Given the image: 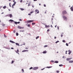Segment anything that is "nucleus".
Returning a JSON list of instances; mask_svg holds the SVG:
<instances>
[{"mask_svg": "<svg viewBox=\"0 0 73 73\" xmlns=\"http://www.w3.org/2000/svg\"><path fill=\"white\" fill-rule=\"evenodd\" d=\"M67 13L66 11L65 10L63 11H62V14L64 15L66 14H67Z\"/></svg>", "mask_w": 73, "mask_h": 73, "instance_id": "1", "label": "nucleus"}, {"mask_svg": "<svg viewBox=\"0 0 73 73\" xmlns=\"http://www.w3.org/2000/svg\"><path fill=\"white\" fill-rule=\"evenodd\" d=\"M34 21L33 20H29L27 21V24H29L30 23H32Z\"/></svg>", "mask_w": 73, "mask_h": 73, "instance_id": "2", "label": "nucleus"}, {"mask_svg": "<svg viewBox=\"0 0 73 73\" xmlns=\"http://www.w3.org/2000/svg\"><path fill=\"white\" fill-rule=\"evenodd\" d=\"M62 17L64 20H67V19H68V18H67V17H66V16L64 15H63L62 16Z\"/></svg>", "mask_w": 73, "mask_h": 73, "instance_id": "3", "label": "nucleus"}, {"mask_svg": "<svg viewBox=\"0 0 73 73\" xmlns=\"http://www.w3.org/2000/svg\"><path fill=\"white\" fill-rule=\"evenodd\" d=\"M17 28L18 29H23L24 28V27H21L20 26H18Z\"/></svg>", "mask_w": 73, "mask_h": 73, "instance_id": "4", "label": "nucleus"}, {"mask_svg": "<svg viewBox=\"0 0 73 73\" xmlns=\"http://www.w3.org/2000/svg\"><path fill=\"white\" fill-rule=\"evenodd\" d=\"M72 58H66V60L67 61H70V60H72Z\"/></svg>", "mask_w": 73, "mask_h": 73, "instance_id": "5", "label": "nucleus"}, {"mask_svg": "<svg viewBox=\"0 0 73 73\" xmlns=\"http://www.w3.org/2000/svg\"><path fill=\"white\" fill-rule=\"evenodd\" d=\"M38 68L37 67H35L34 68H33V70H37V69H38Z\"/></svg>", "mask_w": 73, "mask_h": 73, "instance_id": "6", "label": "nucleus"}, {"mask_svg": "<svg viewBox=\"0 0 73 73\" xmlns=\"http://www.w3.org/2000/svg\"><path fill=\"white\" fill-rule=\"evenodd\" d=\"M15 52L17 53V54H19V49H18L17 50V51H15Z\"/></svg>", "mask_w": 73, "mask_h": 73, "instance_id": "7", "label": "nucleus"}, {"mask_svg": "<svg viewBox=\"0 0 73 73\" xmlns=\"http://www.w3.org/2000/svg\"><path fill=\"white\" fill-rule=\"evenodd\" d=\"M20 22H15V24H16V25H17V24H20Z\"/></svg>", "mask_w": 73, "mask_h": 73, "instance_id": "8", "label": "nucleus"}, {"mask_svg": "<svg viewBox=\"0 0 73 73\" xmlns=\"http://www.w3.org/2000/svg\"><path fill=\"white\" fill-rule=\"evenodd\" d=\"M28 50H24L22 51V52H28Z\"/></svg>", "mask_w": 73, "mask_h": 73, "instance_id": "9", "label": "nucleus"}, {"mask_svg": "<svg viewBox=\"0 0 73 73\" xmlns=\"http://www.w3.org/2000/svg\"><path fill=\"white\" fill-rule=\"evenodd\" d=\"M35 12H37V13H39V11H38V10L37 9H36L35 10Z\"/></svg>", "mask_w": 73, "mask_h": 73, "instance_id": "10", "label": "nucleus"}, {"mask_svg": "<svg viewBox=\"0 0 73 73\" xmlns=\"http://www.w3.org/2000/svg\"><path fill=\"white\" fill-rule=\"evenodd\" d=\"M50 27L49 25H45V28H49Z\"/></svg>", "mask_w": 73, "mask_h": 73, "instance_id": "11", "label": "nucleus"}, {"mask_svg": "<svg viewBox=\"0 0 73 73\" xmlns=\"http://www.w3.org/2000/svg\"><path fill=\"white\" fill-rule=\"evenodd\" d=\"M70 9H71V11H73V7L72 6L71 7H70Z\"/></svg>", "mask_w": 73, "mask_h": 73, "instance_id": "12", "label": "nucleus"}, {"mask_svg": "<svg viewBox=\"0 0 73 73\" xmlns=\"http://www.w3.org/2000/svg\"><path fill=\"white\" fill-rule=\"evenodd\" d=\"M9 42H11V43H13V44H15V42H13V41L12 40H10Z\"/></svg>", "mask_w": 73, "mask_h": 73, "instance_id": "13", "label": "nucleus"}, {"mask_svg": "<svg viewBox=\"0 0 73 73\" xmlns=\"http://www.w3.org/2000/svg\"><path fill=\"white\" fill-rule=\"evenodd\" d=\"M69 63H73V60L69 61Z\"/></svg>", "mask_w": 73, "mask_h": 73, "instance_id": "14", "label": "nucleus"}, {"mask_svg": "<svg viewBox=\"0 0 73 73\" xmlns=\"http://www.w3.org/2000/svg\"><path fill=\"white\" fill-rule=\"evenodd\" d=\"M9 15L10 18H11V17H12V14H10Z\"/></svg>", "mask_w": 73, "mask_h": 73, "instance_id": "15", "label": "nucleus"}, {"mask_svg": "<svg viewBox=\"0 0 73 73\" xmlns=\"http://www.w3.org/2000/svg\"><path fill=\"white\" fill-rule=\"evenodd\" d=\"M46 52H47L46 50H45L44 51H43V53L45 54V53H46Z\"/></svg>", "mask_w": 73, "mask_h": 73, "instance_id": "16", "label": "nucleus"}, {"mask_svg": "<svg viewBox=\"0 0 73 73\" xmlns=\"http://www.w3.org/2000/svg\"><path fill=\"white\" fill-rule=\"evenodd\" d=\"M9 21H11V22H13V21H14L12 19H10L9 20Z\"/></svg>", "mask_w": 73, "mask_h": 73, "instance_id": "17", "label": "nucleus"}, {"mask_svg": "<svg viewBox=\"0 0 73 73\" xmlns=\"http://www.w3.org/2000/svg\"><path fill=\"white\" fill-rule=\"evenodd\" d=\"M26 25H27L28 27H30V26H31V25L29 24H27Z\"/></svg>", "mask_w": 73, "mask_h": 73, "instance_id": "18", "label": "nucleus"}, {"mask_svg": "<svg viewBox=\"0 0 73 73\" xmlns=\"http://www.w3.org/2000/svg\"><path fill=\"white\" fill-rule=\"evenodd\" d=\"M20 9L21 10V11H24V9L23 8H20Z\"/></svg>", "mask_w": 73, "mask_h": 73, "instance_id": "19", "label": "nucleus"}, {"mask_svg": "<svg viewBox=\"0 0 73 73\" xmlns=\"http://www.w3.org/2000/svg\"><path fill=\"white\" fill-rule=\"evenodd\" d=\"M52 66H47V68H52Z\"/></svg>", "mask_w": 73, "mask_h": 73, "instance_id": "20", "label": "nucleus"}, {"mask_svg": "<svg viewBox=\"0 0 73 73\" xmlns=\"http://www.w3.org/2000/svg\"><path fill=\"white\" fill-rule=\"evenodd\" d=\"M7 8V6H5L3 7V9H5V8Z\"/></svg>", "mask_w": 73, "mask_h": 73, "instance_id": "21", "label": "nucleus"}, {"mask_svg": "<svg viewBox=\"0 0 73 73\" xmlns=\"http://www.w3.org/2000/svg\"><path fill=\"white\" fill-rule=\"evenodd\" d=\"M16 44L17 45H18V46H20L19 44L17 43H16Z\"/></svg>", "mask_w": 73, "mask_h": 73, "instance_id": "22", "label": "nucleus"}, {"mask_svg": "<svg viewBox=\"0 0 73 73\" xmlns=\"http://www.w3.org/2000/svg\"><path fill=\"white\" fill-rule=\"evenodd\" d=\"M71 53H72V51H70L68 53V54H70Z\"/></svg>", "mask_w": 73, "mask_h": 73, "instance_id": "23", "label": "nucleus"}, {"mask_svg": "<svg viewBox=\"0 0 73 73\" xmlns=\"http://www.w3.org/2000/svg\"><path fill=\"white\" fill-rule=\"evenodd\" d=\"M34 13V11H33L31 12H30V14H32V13Z\"/></svg>", "mask_w": 73, "mask_h": 73, "instance_id": "24", "label": "nucleus"}, {"mask_svg": "<svg viewBox=\"0 0 73 73\" xmlns=\"http://www.w3.org/2000/svg\"><path fill=\"white\" fill-rule=\"evenodd\" d=\"M30 5H31V3H29L28 5V7H29V6H30Z\"/></svg>", "mask_w": 73, "mask_h": 73, "instance_id": "25", "label": "nucleus"}, {"mask_svg": "<svg viewBox=\"0 0 73 73\" xmlns=\"http://www.w3.org/2000/svg\"><path fill=\"white\" fill-rule=\"evenodd\" d=\"M38 38H39V36H38L36 38V40H37V39Z\"/></svg>", "mask_w": 73, "mask_h": 73, "instance_id": "26", "label": "nucleus"}, {"mask_svg": "<svg viewBox=\"0 0 73 73\" xmlns=\"http://www.w3.org/2000/svg\"><path fill=\"white\" fill-rule=\"evenodd\" d=\"M32 25H34L35 24V23H32Z\"/></svg>", "mask_w": 73, "mask_h": 73, "instance_id": "27", "label": "nucleus"}, {"mask_svg": "<svg viewBox=\"0 0 73 73\" xmlns=\"http://www.w3.org/2000/svg\"><path fill=\"white\" fill-rule=\"evenodd\" d=\"M55 63H58V61H56L55 62Z\"/></svg>", "mask_w": 73, "mask_h": 73, "instance_id": "28", "label": "nucleus"}, {"mask_svg": "<svg viewBox=\"0 0 73 73\" xmlns=\"http://www.w3.org/2000/svg\"><path fill=\"white\" fill-rule=\"evenodd\" d=\"M48 46V45H46L44 46V48H46V47H47Z\"/></svg>", "mask_w": 73, "mask_h": 73, "instance_id": "29", "label": "nucleus"}, {"mask_svg": "<svg viewBox=\"0 0 73 73\" xmlns=\"http://www.w3.org/2000/svg\"><path fill=\"white\" fill-rule=\"evenodd\" d=\"M16 36H19V33H16Z\"/></svg>", "mask_w": 73, "mask_h": 73, "instance_id": "30", "label": "nucleus"}, {"mask_svg": "<svg viewBox=\"0 0 73 73\" xmlns=\"http://www.w3.org/2000/svg\"><path fill=\"white\" fill-rule=\"evenodd\" d=\"M4 36L5 37V38H7V36H6L4 34Z\"/></svg>", "mask_w": 73, "mask_h": 73, "instance_id": "31", "label": "nucleus"}, {"mask_svg": "<svg viewBox=\"0 0 73 73\" xmlns=\"http://www.w3.org/2000/svg\"><path fill=\"white\" fill-rule=\"evenodd\" d=\"M11 3H9V7H11Z\"/></svg>", "mask_w": 73, "mask_h": 73, "instance_id": "32", "label": "nucleus"}, {"mask_svg": "<svg viewBox=\"0 0 73 73\" xmlns=\"http://www.w3.org/2000/svg\"><path fill=\"white\" fill-rule=\"evenodd\" d=\"M59 66H62L63 65L62 64H60L59 65Z\"/></svg>", "mask_w": 73, "mask_h": 73, "instance_id": "33", "label": "nucleus"}, {"mask_svg": "<svg viewBox=\"0 0 73 73\" xmlns=\"http://www.w3.org/2000/svg\"><path fill=\"white\" fill-rule=\"evenodd\" d=\"M33 69V67H31V68H29V69H30V70H31V69Z\"/></svg>", "mask_w": 73, "mask_h": 73, "instance_id": "34", "label": "nucleus"}, {"mask_svg": "<svg viewBox=\"0 0 73 73\" xmlns=\"http://www.w3.org/2000/svg\"><path fill=\"white\" fill-rule=\"evenodd\" d=\"M20 32H24V30H23V31L20 30Z\"/></svg>", "mask_w": 73, "mask_h": 73, "instance_id": "35", "label": "nucleus"}, {"mask_svg": "<svg viewBox=\"0 0 73 73\" xmlns=\"http://www.w3.org/2000/svg\"><path fill=\"white\" fill-rule=\"evenodd\" d=\"M62 42H65V40H62Z\"/></svg>", "mask_w": 73, "mask_h": 73, "instance_id": "36", "label": "nucleus"}, {"mask_svg": "<svg viewBox=\"0 0 73 73\" xmlns=\"http://www.w3.org/2000/svg\"><path fill=\"white\" fill-rule=\"evenodd\" d=\"M66 46H69V44H68L67 43H66Z\"/></svg>", "mask_w": 73, "mask_h": 73, "instance_id": "37", "label": "nucleus"}, {"mask_svg": "<svg viewBox=\"0 0 73 73\" xmlns=\"http://www.w3.org/2000/svg\"><path fill=\"white\" fill-rule=\"evenodd\" d=\"M14 62V61L12 60V61L11 64H13Z\"/></svg>", "mask_w": 73, "mask_h": 73, "instance_id": "38", "label": "nucleus"}, {"mask_svg": "<svg viewBox=\"0 0 73 73\" xmlns=\"http://www.w3.org/2000/svg\"><path fill=\"white\" fill-rule=\"evenodd\" d=\"M22 71L23 72H24V70L23 69H22Z\"/></svg>", "mask_w": 73, "mask_h": 73, "instance_id": "39", "label": "nucleus"}, {"mask_svg": "<svg viewBox=\"0 0 73 73\" xmlns=\"http://www.w3.org/2000/svg\"><path fill=\"white\" fill-rule=\"evenodd\" d=\"M59 42V41H56L55 42V43H57L58 42Z\"/></svg>", "mask_w": 73, "mask_h": 73, "instance_id": "40", "label": "nucleus"}, {"mask_svg": "<svg viewBox=\"0 0 73 73\" xmlns=\"http://www.w3.org/2000/svg\"><path fill=\"white\" fill-rule=\"evenodd\" d=\"M20 3H22L23 2V0H21L20 1Z\"/></svg>", "mask_w": 73, "mask_h": 73, "instance_id": "41", "label": "nucleus"}, {"mask_svg": "<svg viewBox=\"0 0 73 73\" xmlns=\"http://www.w3.org/2000/svg\"><path fill=\"white\" fill-rule=\"evenodd\" d=\"M44 69H45V68H43V69H41V70H44Z\"/></svg>", "mask_w": 73, "mask_h": 73, "instance_id": "42", "label": "nucleus"}, {"mask_svg": "<svg viewBox=\"0 0 73 73\" xmlns=\"http://www.w3.org/2000/svg\"><path fill=\"white\" fill-rule=\"evenodd\" d=\"M63 36V35H61V37H62V36Z\"/></svg>", "mask_w": 73, "mask_h": 73, "instance_id": "43", "label": "nucleus"}, {"mask_svg": "<svg viewBox=\"0 0 73 73\" xmlns=\"http://www.w3.org/2000/svg\"><path fill=\"white\" fill-rule=\"evenodd\" d=\"M14 4H16V2H14Z\"/></svg>", "mask_w": 73, "mask_h": 73, "instance_id": "44", "label": "nucleus"}, {"mask_svg": "<svg viewBox=\"0 0 73 73\" xmlns=\"http://www.w3.org/2000/svg\"><path fill=\"white\" fill-rule=\"evenodd\" d=\"M44 7H46V5L45 4H44Z\"/></svg>", "mask_w": 73, "mask_h": 73, "instance_id": "45", "label": "nucleus"}, {"mask_svg": "<svg viewBox=\"0 0 73 73\" xmlns=\"http://www.w3.org/2000/svg\"><path fill=\"white\" fill-rule=\"evenodd\" d=\"M56 72H57V73H59L60 72L59 71H57Z\"/></svg>", "mask_w": 73, "mask_h": 73, "instance_id": "46", "label": "nucleus"}, {"mask_svg": "<svg viewBox=\"0 0 73 73\" xmlns=\"http://www.w3.org/2000/svg\"><path fill=\"white\" fill-rule=\"evenodd\" d=\"M50 30H49V29H48L47 30V32H49Z\"/></svg>", "mask_w": 73, "mask_h": 73, "instance_id": "47", "label": "nucleus"}, {"mask_svg": "<svg viewBox=\"0 0 73 73\" xmlns=\"http://www.w3.org/2000/svg\"><path fill=\"white\" fill-rule=\"evenodd\" d=\"M67 52H68V51H66V54H67Z\"/></svg>", "mask_w": 73, "mask_h": 73, "instance_id": "48", "label": "nucleus"}, {"mask_svg": "<svg viewBox=\"0 0 73 73\" xmlns=\"http://www.w3.org/2000/svg\"><path fill=\"white\" fill-rule=\"evenodd\" d=\"M28 15L29 16H31V14H29Z\"/></svg>", "mask_w": 73, "mask_h": 73, "instance_id": "49", "label": "nucleus"}, {"mask_svg": "<svg viewBox=\"0 0 73 73\" xmlns=\"http://www.w3.org/2000/svg\"><path fill=\"white\" fill-rule=\"evenodd\" d=\"M5 24H4V25H3V27H4L5 26Z\"/></svg>", "mask_w": 73, "mask_h": 73, "instance_id": "50", "label": "nucleus"}, {"mask_svg": "<svg viewBox=\"0 0 73 73\" xmlns=\"http://www.w3.org/2000/svg\"><path fill=\"white\" fill-rule=\"evenodd\" d=\"M25 49H28V48L26 47L25 48Z\"/></svg>", "mask_w": 73, "mask_h": 73, "instance_id": "51", "label": "nucleus"}, {"mask_svg": "<svg viewBox=\"0 0 73 73\" xmlns=\"http://www.w3.org/2000/svg\"><path fill=\"white\" fill-rule=\"evenodd\" d=\"M19 20L20 21H23V20H22V19H19Z\"/></svg>", "mask_w": 73, "mask_h": 73, "instance_id": "52", "label": "nucleus"}, {"mask_svg": "<svg viewBox=\"0 0 73 73\" xmlns=\"http://www.w3.org/2000/svg\"><path fill=\"white\" fill-rule=\"evenodd\" d=\"M13 6H13V5H12V8H14V7H13Z\"/></svg>", "mask_w": 73, "mask_h": 73, "instance_id": "53", "label": "nucleus"}, {"mask_svg": "<svg viewBox=\"0 0 73 73\" xmlns=\"http://www.w3.org/2000/svg\"><path fill=\"white\" fill-rule=\"evenodd\" d=\"M32 7H33V8H34V7H35V6L33 5H32Z\"/></svg>", "mask_w": 73, "mask_h": 73, "instance_id": "54", "label": "nucleus"}, {"mask_svg": "<svg viewBox=\"0 0 73 73\" xmlns=\"http://www.w3.org/2000/svg\"><path fill=\"white\" fill-rule=\"evenodd\" d=\"M23 45H25V43H24Z\"/></svg>", "mask_w": 73, "mask_h": 73, "instance_id": "55", "label": "nucleus"}, {"mask_svg": "<svg viewBox=\"0 0 73 73\" xmlns=\"http://www.w3.org/2000/svg\"><path fill=\"white\" fill-rule=\"evenodd\" d=\"M57 28H58V29H59V27H58V26L57 27Z\"/></svg>", "mask_w": 73, "mask_h": 73, "instance_id": "56", "label": "nucleus"}, {"mask_svg": "<svg viewBox=\"0 0 73 73\" xmlns=\"http://www.w3.org/2000/svg\"><path fill=\"white\" fill-rule=\"evenodd\" d=\"M34 1H37V0H34Z\"/></svg>", "mask_w": 73, "mask_h": 73, "instance_id": "57", "label": "nucleus"}, {"mask_svg": "<svg viewBox=\"0 0 73 73\" xmlns=\"http://www.w3.org/2000/svg\"><path fill=\"white\" fill-rule=\"evenodd\" d=\"M13 6H15V4H14V3L13 4Z\"/></svg>", "mask_w": 73, "mask_h": 73, "instance_id": "58", "label": "nucleus"}, {"mask_svg": "<svg viewBox=\"0 0 73 73\" xmlns=\"http://www.w3.org/2000/svg\"><path fill=\"white\" fill-rule=\"evenodd\" d=\"M51 28H53V26H52V25H51Z\"/></svg>", "mask_w": 73, "mask_h": 73, "instance_id": "59", "label": "nucleus"}, {"mask_svg": "<svg viewBox=\"0 0 73 73\" xmlns=\"http://www.w3.org/2000/svg\"><path fill=\"white\" fill-rule=\"evenodd\" d=\"M71 51H70V50H68V52H71Z\"/></svg>", "mask_w": 73, "mask_h": 73, "instance_id": "60", "label": "nucleus"}, {"mask_svg": "<svg viewBox=\"0 0 73 73\" xmlns=\"http://www.w3.org/2000/svg\"><path fill=\"white\" fill-rule=\"evenodd\" d=\"M55 28H56V27H57V25H55Z\"/></svg>", "mask_w": 73, "mask_h": 73, "instance_id": "61", "label": "nucleus"}, {"mask_svg": "<svg viewBox=\"0 0 73 73\" xmlns=\"http://www.w3.org/2000/svg\"><path fill=\"white\" fill-rule=\"evenodd\" d=\"M11 49H13V48L11 47Z\"/></svg>", "mask_w": 73, "mask_h": 73, "instance_id": "62", "label": "nucleus"}, {"mask_svg": "<svg viewBox=\"0 0 73 73\" xmlns=\"http://www.w3.org/2000/svg\"><path fill=\"white\" fill-rule=\"evenodd\" d=\"M54 38H55V39H56V36L54 37Z\"/></svg>", "mask_w": 73, "mask_h": 73, "instance_id": "63", "label": "nucleus"}, {"mask_svg": "<svg viewBox=\"0 0 73 73\" xmlns=\"http://www.w3.org/2000/svg\"><path fill=\"white\" fill-rule=\"evenodd\" d=\"M13 32H14V33H15V31H14Z\"/></svg>", "mask_w": 73, "mask_h": 73, "instance_id": "64", "label": "nucleus"}]
</instances>
